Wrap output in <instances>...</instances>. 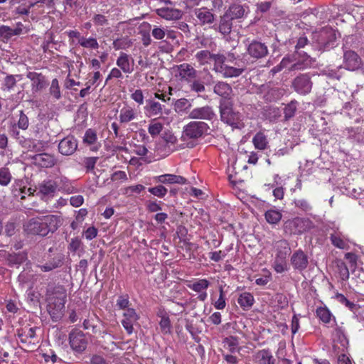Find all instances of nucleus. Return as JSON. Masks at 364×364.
I'll use <instances>...</instances> for the list:
<instances>
[{"label":"nucleus","mask_w":364,"mask_h":364,"mask_svg":"<svg viewBox=\"0 0 364 364\" xmlns=\"http://www.w3.org/2000/svg\"><path fill=\"white\" fill-rule=\"evenodd\" d=\"M255 147L257 149L264 150L267 148L268 141L266 135L259 132H257L252 139Z\"/></svg>","instance_id":"e433bc0d"},{"label":"nucleus","mask_w":364,"mask_h":364,"mask_svg":"<svg viewBox=\"0 0 364 364\" xmlns=\"http://www.w3.org/2000/svg\"><path fill=\"white\" fill-rule=\"evenodd\" d=\"M244 71L242 68H237L228 65H222L219 68V73L224 77H234L240 76Z\"/></svg>","instance_id":"473e14b6"},{"label":"nucleus","mask_w":364,"mask_h":364,"mask_svg":"<svg viewBox=\"0 0 364 364\" xmlns=\"http://www.w3.org/2000/svg\"><path fill=\"white\" fill-rule=\"evenodd\" d=\"M277 252L275 259L286 260L287 257L291 253V248L288 242L285 240L277 242Z\"/></svg>","instance_id":"7c9ffc66"},{"label":"nucleus","mask_w":364,"mask_h":364,"mask_svg":"<svg viewBox=\"0 0 364 364\" xmlns=\"http://www.w3.org/2000/svg\"><path fill=\"white\" fill-rule=\"evenodd\" d=\"M32 164L41 168H51L56 164L53 155L48 153L38 154L31 157Z\"/></svg>","instance_id":"dca6fc26"},{"label":"nucleus","mask_w":364,"mask_h":364,"mask_svg":"<svg viewBox=\"0 0 364 364\" xmlns=\"http://www.w3.org/2000/svg\"><path fill=\"white\" fill-rule=\"evenodd\" d=\"M23 230L27 234L33 235L44 237L48 234L43 218H31L24 223Z\"/></svg>","instance_id":"9d476101"},{"label":"nucleus","mask_w":364,"mask_h":364,"mask_svg":"<svg viewBox=\"0 0 364 364\" xmlns=\"http://www.w3.org/2000/svg\"><path fill=\"white\" fill-rule=\"evenodd\" d=\"M196 15L202 25L210 24L215 21V15L205 7L198 9Z\"/></svg>","instance_id":"c756f323"},{"label":"nucleus","mask_w":364,"mask_h":364,"mask_svg":"<svg viewBox=\"0 0 364 364\" xmlns=\"http://www.w3.org/2000/svg\"><path fill=\"white\" fill-rule=\"evenodd\" d=\"M22 78V75H7L2 83L3 90L7 91L13 90L17 82L21 80Z\"/></svg>","instance_id":"72a5a7b5"},{"label":"nucleus","mask_w":364,"mask_h":364,"mask_svg":"<svg viewBox=\"0 0 364 364\" xmlns=\"http://www.w3.org/2000/svg\"><path fill=\"white\" fill-rule=\"evenodd\" d=\"M245 14V9L242 5L239 3H232L224 14L233 21L243 18Z\"/></svg>","instance_id":"4be33fe9"},{"label":"nucleus","mask_w":364,"mask_h":364,"mask_svg":"<svg viewBox=\"0 0 364 364\" xmlns=\"http://www.w3.org/2000/svg\"><path fill=\"white\" fill-rule=\"evenodd\" d=\"M208 129L209 126L204 122H191L184 127L182 138L183 140L197 139L201 137Z\"/></svg>","instance_id":"423d86ee"},{"label":"nucleus","mask_w":364,"mask_h":364,"mask_svg":"<svg viewBox=\"0 0 364 364\" xmlns=\"http://www.w3.org/2000/svg\"><path fill=\"white\" fill-rule=\"evenodd\" d=\"M26 77L31 81V90L33 92H40L48 85L46 76L41 73L28 72Z\"/></svg>","instance_id":"2eb2a0df"},{"label":"nucleus","mask_w":364,"mask_h":364,"mask_svg":"<svg viewBox=\"0 0 364 364\" xmlns=\"http://www.w3.org/2000/svg\"><path fill=\"white\" fill-rule=\"evenodd\" d=\"M266 116L270 121H276L281 116V111L279 108L269 106L267 109H265Z\"/></svg>","instance_id":"5fc2aeb1"},{"label":"nucleus","mask_w":364,"mask_h":364,"mask_svg":"<svg viewBox=\"0 0 364 364\" xmlns=\"http://www.w3.org/2000/svg\"><path fill=\"white\" fill-rule=\"evenodd\" d=\"M77 149V141L73 136H68L60 140L58 151L64 156L73 154Z\"/></svg>","instance_id":"4468645a"},{"label":"nucleus","mask_w":364,"mask_h":364,"mask_svg":"<svg viewBox=\"0 0 364 364\" xmlns=\"http://www.w3.org/2000/svg\"><path fill=\"white\" fill-rule=\"evenodd\" d=\"M282 213L279 210H269L264 214L267 222L269 224H277L282 219Z\"/></svg>","instance_id":"a19ab883"},{"label":"nucleus","mask_w":364,"mask_h":364,"mask_svg":"<svg viewBox=\"0 0 364 364\" xmlns=\"http://www.w3.org/2000/svg\"><path fill=\"white\" fill-rule=\"evenodd\" d=\"M284 90L272 85L271 83H265L259 85L257 90V95H262V99L266 102H275L284 95Z\"/></svg>","instance_id":"0eeeda50"},{"label":"nucleus","mask_w":364,"mask_h":364,"mask_svg":"<svg viewBox=\"0 0 364 364\" xmlns=\"http://www.w3.org/2000/svg\"><path fill=\"white\" fill-rule=\"evenodd\" d=\"M298 102L296 100H291L289 103L285 105L284 108V122H288L295 115L297 110Z\"/></svg>","instance_id":"c9c22d12"},{"label":"nucleus","mask_w":364,"mask_h":364,"mask_svg":"<svg viewBox=\"0 0 364 364\" xmlns=\"http://www.w3.org/2000/svg\"><path fill=\"white\" fill-rule=\"evenodd\" d=\"M12 179V175L9 168L6 166L0 168V185L6 186Z\"/></svg>","instance_id":"37998d69"},{"label":"nucleus","mask_w":364,"mask_h":364,"mask_svg":"<svg viewBox=\"0 0 364 364\" xmlns=\"http://www.w3.org/2000/svg\"><path fill=\"white\" fill-rule=\"evenodd\" d=\"M159 326L162 333L165 334L171 333V324L168 315L165 314L161 316Z\"/></svg>","instance_id":"6e6d98bb"},{"label":"nucleus","mask_w":364,"mask_h":364,"mask_svg":"<svg viewBox=\"0 0 364 364\" xmlns=\"http://www.w3.org/2000/svg\"><path fill=\"white\" fill-rule=\"evenodd\" d=\"M220 119L223 122L237 127L241 120V114L234 109V102L231 99H220L219 102Z\"/></svg>","instance_id":"7ed1b4c3"},{"label":"nucleus","mask_w":364,"mask_h":364,"mask_svg":"<svg viewBox=\"0 0 364 364\" xmlns=\"http://www.w3.org/2000/svg\"><path fill=\"white\" fill-rule=\"evenodd\" d=\"M148 191L150 193L159 198H164L168 192L167 188L163 185H158L156 186L149 188Z\"/></svg>","instance_id":"bf43d9fd"},{"label":"nucleus","mask_w":364,"mask_h":364,"mask_svg":"<svg viewBox=\"0 0 364 364\" xmlns=\"http://www.w3.org/2000/svg\"><path fill=\"white\" fill-rule=\"evenodd\" d=\"M22 147L27 149L28 151H39L40 148L36 143L35 140L31 138L21 139L19 144Z\"/></svg>","instance_id":"09e8293b"},{"label":"nucleus","mask_w":364,"mask_h":364,"mask_svg":"<svg viewBox=\"0 0 364 364\" xmlns=\"http://www.w3.org/2000/svg\"><path fill=\"white\" fill-rule=\"evenodd\" d=\"M335 264L336 265L338 272L340 274L341 279L343 281L348 280L350 274L348 268L347 267L346 263L342 259H336L335 260Z\"/></svg>","instance_id":"ea45409f"},{"label":"nucleus","mask_w":364,"mask_h":364,"mask_svg":"<svg viewBox=\"0 0 364 364\" xmlns=\"http://www.w3.org/2000/svg\"><path fill=\"white\" fill-rule=\"evenodd\" d=\"M188 118L212 121L216 118V114L211 106L205 105L193 109L188 113Z\"/></svg>","instance_id":"9b49d317"},{"label":"nucleus","mask_w":364,"mask_h":364,"mask_svg":"<svg viewBox=\"0 0 364 364\" xmlns=\"http://www.w3.org/2000/svg\"><path fill=\"white\" fill-rule=\"evenodd\" d=\"M135 118L134 110L130 108H123L121 109L119 120L122 123H127Z\"/></svg>","instance_id":"49530a36"},{"label":"nucleus","mask_w":364,"mask_h":364,"mask_svg":"<svg viewBox=\"0 0 364 364\" xmlns=\"http://www.w3.org/2000/svg\"><path fill=\"white\" fill-rule=\"evenodd\" d=\"M178 72V75L181 79L188 82H191L193 79L196 77V70L195 68L188 63H183L176 66Z\"/></svg>","instance_id":"412c9836"},{"label":"nucleus","mask_w":364,"mask_h":364,"mask_svg":"<svg viewBox=\"0 0 364 364\" xmlns=\"http://www.w3.org/2000/svg\"><path fill=\"white\" fill-rule=\"evenodd\" d=\"M175 110L178 112L187 110L191 107V103L185 98H181L177 100L174 104Z\"/></svg>","instance_id":"864d4df0"},{"label":"nucleus","mask_w":364,"mask_h":364,"mask_svg":"<svg viewBox=\"0 0 364 364\" xmlns=\"http://www.w3.org/2000/svg\"><path fill=\"white\" fill-rule=\"evenodd\" d=\"M292 85L294 90L300 94H306L311 89V82L306 75H301L296 77L294 80Z\"/></svg>","instance_id":"a211bd4d"},{"label":"nucleus","mask_w":364,"mask_h":364,"mask_svg":"<svg viewBox=\"0 0 364 364\" xmlns=\"http://www.w3.org/2000/svg\"><path fill=\"white\" fill-rule=\"evenodd\" d=\"M14 36H16L14 33V28L4 25L0 26V38L9 40Z\"/></svg>","instance_id":"680f3d73"},{"label":"nucleus","mask_w":364,"mask_h":364,"mask_svg":"<svg viewBox=\"0 0 364 364\" xmlns=\"http://www.w3.org/2000/svg\"><path fill=\"white\" fill-rule=\"evenodd\" d=\"M232 21L230 18L226 16L225 14L220 16L219 31L223 35H228L232 31Z\"/></svg>","instance_id":"4c0bfd02"},{"label":"nucleus","mask_w":364,"mask_h":364,"mask_svg":"<svg viewBox=\"0 0 364 364\" xmlns=\"http://www.w3.org/2000/svg\"><path fill=\"white\" fill-rule=\"evenodd\" d=\"M255 357L258 364H275L276 362L275 358L269 349L258 350Z\"/></svg>","instance_id":"cd10ccee"},{"label":"nucleus","mask_w":364,"mask_h":364,"mask_svg":"<svg viewBox=\"0 0 364 364\" xmlns=\"http://www.w3.org/2000/svg\"><path fill=\"white\" fill-rule=\"evenodd\" d=\"M212 60L214 61V70L219 73V68L222 65H226L225 62L226 57L223 54H213Z\"/></svg>","instance_id":"052dcab7"},{"label":"nucleus","mask_w":364,"mask_h":364,"mask_svg":"<svg viewBox=\"0 0 364 364\" xmlns=\"http://www.w3.org/2000/svg\"><path fill=\"white\" fill-rule=\"evenodd\" d=\"M322 74L326 75L328 77L333 79H339L341 77L338 67H337L336 68H331L329 67H327L326 68L322 70Z\"/></svg>","instance_id":"69168bd1"},{"label":"nucleus","mask_w":364,"mask_h":364,"mask_svg":"<svg viewBox=\"0 0 364 364\" xmlns=\"http://www.w3.org/2000/svg\"><path fill=\"white\" fill-rule=\"evenodd\" d=\"M161 138L167 144H174L177 141L176 137L169 130L164 131L161 134Z\"/></svg>","instance_id":"774afa93"},{"label":"nucleus","mask_w":364,"mask_h":364,"mask_svg":"<svg viewBox=\"0 0 364 364\" xmlns=\"http://www.w3.org/2000/svg\"><path fill=\"white\" fill-rule=\"evenodd\" d=\"M19 129L26 130L29 126V119L26 114L23 110L19 112L18 119L14 124Z\"/></svg>","instance_id":"3c124183"},{"label":"nucleus","mask_w":364,"mask_h":364,"mask_svg":"<svg viewBox=\"0 0 364 364\" xmlns=\"http://www.w3.org/2000/svg\"><path fill=\"white\" fill-rule=\"evenodd\" d=\"M309 221L301 218L287 220L284 224V230L289 235H299L309 228Z\"/></svg>","instance_id":"1a4fd4ad"},{"label":"nucleus","mask_w":364,"mask_h":364,"mask_svg":"<svg viewBox=\"0 0 364 364\" xmlns=\"http://www.w3.org/2000/svg\"><path fill=\"white\" fill-rule=\"evenodd\" d=\"M320 321H321L328 328H336L337 322L335 316L325 306H320Z\"/></svg>","instance_id":"a878e982"},{"label":"nucleus","mask_w":364,"mask_h":364,"mask_svg":"<svg viewBox=\"0 0 364 364\" xmlns=\"http://www.w3.org/2000/svg\"><path fill=\"white\" fill-rule=\"evenodd\" d=\"M331 243L336 247L342 250L347 249L348 247V242L342 238L340 234L334 233L330 236Z\"/></svg>","instance_id":"c03bdc74"},{"label":"nucleus","mask_w":364,"mask_h":364,"mask_svg":"<svg viewBox=\"0 0 364 364\" xmlns=\"http://www.w3.org/2000/svg\"><path fill=\"white\" fill-rule=\"evenodd\" d=\"M336 31L330 27L320 30V51L329 50L336 46Z\"/></svg>","instance_id":"6e6552de"},{"label":"nucleus","mask_w":364,"mask_h":364,"mask_svg":"<svg viewBox=\"0 0 364 364\" xmlns=\"http://www.w3.org/2000/svg\"><path fill=\"white\" fill-rule=\"evenodd\" d=\"M97 133L96 131H95L92 129H88L86 130L85 136L83 137V142L85 144L91 145L95 143L97 141Z\"/></svg>","instance_id":"13d9d810"},{"label":"nucleus","mask_w":364,"mask_h":364,"mask_svg":"<svg viewBox=\"0 0 364 364\" xmlns=\"http://www.w3.org/2000/svg\"><path fill=\"white\" fill-rule=\"evenodd\" d=\"M210 285L209 281L205 279H199L198 281L189 284L188 287L196 292H202L205 291Z\"/></svg>","instance_id":"a18cd8bd"},{"label":"nucleus","mask_w":364,"mask_h":364,"mask_svg":"<svg viewBox=\"0 0 364 364\" xmlns=\"http://www.w3.org/2000/svg\"><path fill=\"white\" fill-rule=\"evenodd\" d=\"M27 254L25 252L9 253L6 257L7 264L10 267H18L27 259Z\"/></svg>","instance_id":"5701e85b"},{"label":"nucleus","mask_w":364,"mask_h":364,"mask_svg":"<svg viewBox=\"0 0 364 364\" xmlns=\"http://www.w3.org/2000/svg\"><path fill=\"white\" fill-rule=\"evenodd\" d=\"M361 65L360 57L353 50H346L343 54V65L348 70H355Z\"/></svg>","instance_id":"f3484780"},{"label":"nucleus","mask_w":364,"mask_h":364,"mask_svg":"<svg viewBox=\"0 0 364 364\" xmlns=\"http://www.w3.org/2000/svg\"><path fill=\"white\" fill-rule=\"evenodd\" d=\"M44 224L46 225L47 232H54L60 225V218L57 215H50L43 218Z\"/></svg>","instance_id":"2f4dec72"},{"label":"nucleus","mask_w":364,"mask_h":364,"mask_svg":"<svg viewBox=\"0 0 364 364\" xmlns=\"http://www.w3.org/2000/svg\"><path fill=\"white\" fill-rule=\"evenodd\" d=\"M39 193L41 195V198L47 200L53 198L56 192L57 185L53 181H43L38 185Z\"/></svg>","instance_id":"6ab92c4d"},{"label":"nucleus","mask_w":364,"mask_h":364,"mask_svg":"<svg viewBox=\"0 0 364 364\" xmlns=\"http://www.w3.org/2000/svg\"><path fill=\"white\" fill-rule=\"evenodd\" d=\"M237 302L244 310L249 309L254 304V296L249 292L242 293L237 299Z\"/></svg>","instance_id":"f704fd0d"},{"label":"nucleus","mask_w":364,"mask_h":364,"mask_svg":"<svg viewBox=\"0 0 364 364\" xmlns=\"http://www.w3.org/2000/svg\"><path fill=\"white\" fill-rule=\"evenodd\" d=\"M98 160V157H86L84 159V166L86 168V172H90L94 170L95 164Z\"/></svg>","instance_id":"338daca9"},{"label":"nucleus","mask_w":364,"mask_h":364,"mask_svg":"<svg viewBox=\"0 0 364 364\" xmlns=\"http://www.w3.org/2000/svg\"><path fill=\"white\" fill-rule=\"evenodd\" d=\"M213 55V53H211L209 50H203L198 52L196 58L200 64L204 65L212 61Z\"/></svg>","instance_id":"8fccbe9b"},{"label":"nucleus","mask_w":364,"mask_h":364,"mask_svg":"<svg viewBox=\"0 0 364 364\" xmlns=\"http://www.w3.org/2000/svg\"><path fill=\"white\" fill-rule=\"evenodd\" d=\"M112 45L115 50L127 49L132 45V41L125 36L114 40Z\"/></svg>","instance_id":"79ce46f5"},{"label":"nucleus","mask_w":364,"mask_h":364,"mask_svg":"<svg viewBox=\"0 0 364 364\" xmlns=\"http://www.w3.org/2000/svg\"><path fill=\"white\" fill-rule=\"evenodd\" d=\"M335 298L339 303L344 304L350 310L353 311L354 309L355 304L350 301L343 294L337 293Z\"/></svg>","instance_id":"e2e57ef3"},{"label":"nucleus","mask_w":364,"mask_h":364,"mask_svg":"<svg viewBox=\"0 0 364 364\" xmlns=\"http://www.w3.org/2000/svg\"><path fill=\"white\" fill-rule=\"evenodd\" d=\"M37 329L38 328L27 326L18 330L17 336L20 342L24 344L29 351H33L39 342L36 334Z\"/></svg>","instance_id":"20e7f679"},{"label":"nucleus","mask_w":364,"mask_h":364,"mask_svg":"<svg viewBox=\"0 0 364 364\" xmlns=\"http://www.w3.org/2000/svg\"><path fill=\"white\" fill-rule=\"evenodd\" d=\"M246 54L252 59L258 60L267 57L269 54V50L267 45L260 41L253 39H247L245 41Z\"/></svg>","instance_id":"39448f33"},{"label":"nucleus","mask_w":364,"mask_h":364,"mask_svg":"<svg viewBox=\"0 0 364 364\" xmlns=\"http://www.w3.org/2000/svg\"><path fill=\"white\" fill-rule=\"evenodd\" d=\"M308 43V39L306 37H300L297 43L295 46V51L291 55H288L284 57L280 65L285 68L289 63L295 62L289 68V70H301L307 67H310L312 65V62H315L316 60L313 59L307 54L306 52L301 50Z\"/></svg>","instance_id":"f257e3e1"},{"label":"nucleus","mask_w":364,"mask_h":364,"mask_svg":"<svg viewBox=\"0 0 364 364\" xmlns=\"http://www.w3.org/2000/svg\"><path fill=\"white\" fill-rule=\"evenodd\" d=\"M49 93L55 100H58L61 98L60 88L58 79L55 78L52 80L49 88Z\"/></svg>","instance_id":"de8ad7c7"},{"label":"nucleus","mask_w":364,"mask_h":364,"mask_svg":"<svg viewBox=\"0 0 364 364\" xmlns=\"http://www.w3.org/2000/svg\"><path fill=\"white\" fill-rule=\"evenodd\" d=\"M87 339L82 331H72L69 334V343L71 348L77 353H82L87 348Z\"/></svg>","instance_id":"f8f14e48"},{"label":"nucleus","mask_w":364,"mask_h":364,"mask_svg":"<svg viewBox=\"0 0 364 364\" xmlns=\"http://www.w3.org/2000/svg\"><path fill=\"white\" fill-rule=\"evenodd\" d=\"M155 181L157 183H164V184H185L186 183V178L181 176H178L175 174H164L159 176L155 178Z\"/></svg>","instance_id":"b1692460"},{"label":"nucleus","mask_w":364,"mask_h":364,"mask_svg":"<svg viewBox=\"0 0 364 364\" xmlns=\"http://www.w3.org/2000/svg\"><path fill=\"white\" fill-rule=\"evenodd\" d=\"M65 262V255L63 253H56L53 255H49L45 264L38 267L43 272H51L61 267Z\"/></svg>","instance_id":"ddd939ff"},{"label":"nucleus","mask_w":364,"mask_h":364,"mask_svg":"<svg viewBox=\"0 0 364 364\" xmlns=\"http://www.w3.org/2000/svg\"><path fill=\"white\" fill-rule=\"evenodd\" d=\"M117 65L124 73H130L132 71V70L130 68L129 55L125 53H122L120 56L117 58Z\"/></svg>","instance_id":"58836bf2"},{"label":"nucleus","mask_w":364,"mask_h":364,"mask_svg":"<svg viewBox=\"0 0 364 364\" xmlns=\"http://www.w3.org/2000/svg\"><path fill=\"white\" fill-rule=\"evenodd\" d=\"M56 296L50 298L48 304V311L53 321H58L62 318L65 313V304L66 301V291L63 287H55L53 292Z\"/></svg>","instance_id":"f03ea898"},{"label":"nucleus","mask_w":364,"mask_h":364,"mask_svg":"<svg viewBox=\"0 0 364 364\" xmlns=\"http://www.w3.org/2000/svg\"><path fill=\"white\" fill-rule=\"evenodd\" d=\"M213 91L215 94L220 96L222 97L221 99H231L230 96L232 92V89L227 82H217L214 86Z\"/></svg>","instance_id":"c85d7f7f"},{"label":"nucleus","mask_w":364,"mask_h":364,"mask_svg":"<svg viewBox=\"0 0 364 364\" xmlns=\"http://www.w3.org/2000/svg\"><path fill=\"white\" fill-rule=\"evenodd\" d=\"M291 264L295 269L302 271L308 264L307 255L301 250H297L291 257Z\"/></svg>","instance_id":"aec40b11"},{"label":"nucleus","mask_w":364,"mask_h":364,"mask_svg":"<svg viewBox=\"0 0 364 364\" xmlns=\"http://www.w3.org/2000/svg\"><path fill=\"white\" fill-rule=\"evenodd\" d=\"M55 1L56 0H39L36 2H31L29 4V7L36 6V9L38 10L39 14H44L46 11L43 9L45 5L47 8L46 13L48 14L53 13L55 10Z\"/></svg>","instance_id":"393cba45"},{"label":"nucleus","mask_w":364,"mask_h":364,"mask_svg":"<svg viewBox=\"0 0 364 364\" xmlns=\"http://www.w3.org/2000/svg\"><path fill=\"white\" fill-rule=\"evenodd\" d=\"M163 124L160 122L151 123L149 126V133L153 136H156L162 131Z\"/></svg>","instance_id":"0e129e2a"},{"label":"nucleus","mask_w":364,"mask_h":364,"mask_svg":"<svg viewBox=\"0 0 364 364\" xmlns=\"http://www.w3.org/2000/svg\"><path fill=\"white\" fill-rule=\"evenodd\" d=\"M156 12L159 16L166 20H176L182 16V12L180 10L168 7L158 9Z\"/></svg>","instance_id":"bb28decb"},{"label":"nucleus","mask_w":364,"mask_h":364,"mask_svg":"<svg viewBox=\"0 0 364 364\" xmlns=\"http://www.w3.org/2000/svg\"><path fill=\"white\" fill-rule=\"evenodd\" d=\"M78 43L83 48L92 49H97L99 48L97 41L95 38H85L82 37L79 39Z\"/></svg>","instance_id":"603ef678"},{"label":"nucleus","mask_w":364,"mask_h":364,"mask_svg":"<svg viewBox=\"0 0 364 364\" xmlns=\"http://www.w3.org/2000/svg\"><path fill=\"white\" fill-rule=\"evenodd\" d=\"M223 343L228 344L229 347V350L232 353L236 351V348L239 345L238 338L233 336L225 338L223 340Z\"/></svg>","instance_id":"4d7b16f0"}]
</instances>
